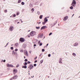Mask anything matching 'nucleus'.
<instances>
[{
	"label": "nucleus",
	"mask_w": 80,
	"mask_h": 80,
	"mask_svg": "<svg viewBox=\"0 0 80 80\" xmlns=\"http://www.w3.org/2000/svg\"><path fill=\"white\" fill-rule=\"evenodd\" d=\"M35 35H36V32L35 31H32L30 33V35L31 37H33Z\"/></svg>",
	"instance_id": "nucleus-1"
},
{
	"label": "nucleus",
	"mask_w": 80,
	"mask_h": 80,
	"mask_svg": "<svg viewBox=\"0 0 80 80\" xmlns=\"http://www.w3.org/2000/svg\"><path fill=\"white\" fill-rule=\"evenodd\" d=\"M75 4H76V1H75V0H73L72 1V3L71 5H72V6H73L74 7H75Z\"/></svg>",
	"instance_id": "nucleus-2"
},
{
	"label": "nucleus",
	"mask_w": 80,
	"mask_h": 80,
	"mask_svg": "<svg viewBox=\"0 0 80 80\" xmlns=\"http://www.w3.org/2000/svg\"><path fill=\"white\" fill-rule=\"evenodd\" d=\"M43 35V34H38V38H42Z\"/></svg>",
	"instance_id": "nucleus-3"
},
{
	"label": "nucleus",
	"mask_w": 80,
	"mask_h": 80,
	"mask_svg": "<svg viewBox=\"0 0 80 80\" xmlns=\"http://www.w3.org/2000/svg\"><path fill=\"white\" fill-rule=\"evenodd\" d=\"M19 40L21 42H24V41H25V40H24V39H23V38H20Z\"/></svg>",
	"instance_id": "nucleus-4"
},
{
	"label": "nucleus",
	"mask_w": 80,
	"mask_h": 80,
	"mask_svg": "<svg viewBox=\"0 0 80 80\" xmlns=\"http://www.w3.org/2000/svg\"><path fill=\"white\" fill-rule=\"evenodd\" d=\"M47 27L46 26H43L42 27H41V30H42L43 29H45V28H46Z\"/></svg>",
	"instance_id": "nucleus-5"
},
{
	"label": "nucleus",
	"mask_w": 80,
	"mask_h": 80,
	"mask_svg": "<svg viewBox=\"0 0 80 80\" xmlns=\"http://www.w3.org/2000/svg\"><path fill=\"white\" fill-rule=\"evenodd\" d=\"M24 53L25 55H26V56H27L28 57V52L27 51H26V52H24Z\"/></svg>",
	"instance_id": "nucleus-6"
},
{
	"label": "nucleus",
	"mask_w": 80,
	"mask_h": 80,
	"mask_svg": "<svg viewBox=\"0 0 80 80\" xmlns=\"http://www.w3.org/2000/svg\"><path fill=\"white\" fill-rule=\"evenodd\" d=\"M13 30V27L12 26H11L9 28V30L10 31H12Z\"/></svg>",
	"instance_id": "nucleus-7"
},
{
	"label": "nucleus",
	"mask_w": 80,
	"mask_h": 80,
	"mask_svg": "<svg viewBox=\"0 0 80 80\" xmlns=\"http://www.w3.org/2000/svg\"><path fill=\"white\" fill-rule=\"evenodd\" d=\"M68 19V16H66L63 19L64 21H65V20H67Z\"/></svg>",
	"instance_id": "nucleus-8"
},
{
	"label": "nucleus",
	"mask_w": 80,
	"mask_h": 80,
	"mask_svg": "<svg viewBox=\"0 0 80 80\" xmlns=\"http://www.w3.org/2000/svg\"><path fill=\"white\" fill-rule=\"evenodd\" d=\"M18 77V76L17 75L14 76L13 77V79H14L15 80H16V79Z\"/></svg>",
	"instance_id": "nucleus-9"
},
{
	"label": "nucleus",
	"mask_w": 80,
	"mask_h": 80,
	"mask_svg": "<svg viewBox=\"0 0 80 80\" xmlns=\"http://www.w3.org/2000/svg\"><path fill=\"white\" fill-rule=\"evenodd\" d=\"M44 21H45V22H48V19H47V18H45L44 19Z\"/></svg>",
	"instance_id": "nucleus-10"
},
{
	"label": "nucleus",
	"mask_w": 80,
	"mask_h": 80,
	"mask_svg": "<svg viewBox=\"0 0 80 80\" xmlns=\"http://www.w3.org/2000/svg\"><path fill=\"white\" fill-rule=\"evenodd\" d=\"M59 63H62V58H60L59 59Z\"/></svg>",
	"instance_id": "nucleus-11"
},
{
	"label": "nucleus",
	"mask_w": 80,
	"mask_h": 80,
	"mask_svg": "<svg viewBox=\"0 0 80 80\" xmlns=\"http://www.w3.org/2000/svg\"><path fill=\"white\" fill-rule=\"evenodd\" d=\"M14 74H15V73H16L17 72V69H14Z\"/></svg>",
	"instance_id": "nucleus-12"
},
{
	"label": "nucleus",
	"mask_w": 80,
	"mask_h": 80,
	"mask_svg": "<svg viewBox=\"0 0 80 80\" xmlns=\"http://www.w3.org/2000/svg\"><path fill=\"white\" fill-rule=\"evenodd\" d=\"M22 68H24L26 69L27 68V67L26 65H25V66H22Z\"/></svg>",
	"instance_id": "nucleus-13"
},
{
	"label": "nucleus",
	"mask_w": 80,
	"mask_h": 80,
	"mask_svg": "<svg viewBox=\"0 0 80 80\" xmlns=\"http://www.w3.org/2000/svg\"><path fill=\"white\" fill-rule=\"evenodd\" d=\"M6 65L7 66H8V67H10V64H6Z\"/></svg>",
	"instance_id": "nucleus-14"
},
{
	"label": "nucleus",
	"mask_w": 80,
	"mask_h": 80,
	"mask_svg": "<svg viewBox=\"0 0 80 80\" xmlns=\"http://www.w3.org/2000/svg\"><path fill=\"white\" fill-rule=\"evenodd\" d=\"M28 64V63H27V62H25V63H23V65H27Z\"/></svg>",
	"instance_id": "nucleus-15"
},
{
	"label": "nucleus",
	"mask_w": 80,
	"mask_h": 80,
	"mask_svg": "<svg viewBox=\"0 0 80 80\" xmlns=\"http://www.w3.org/2000/svg\"><path fill=\"white\" fill-rule=\"evenodd\" d=\"M78 44L77 43H76L74 44V46H77V45H78Z\"/></svg>",
	"instance_id": "nucleus-16"
},
{
	"label": "nucleus",
	"mask_w": 80,
	"mask_h": 80,
	"mask_svg": "<svg viewBox=\"0 0 80 80\" xmlns=\"http://www.w3.org/2000/svg\"><path fill=\"white\" fill-rule=\"evenodd\" d=\"M42 17H43V15H41L40 16L39 18H40V19H42Z\"/></svg>",
	"instance_id": "nucleus-17"
},
{
	"label": "nucleus",
	"mask_w": 80,
	"mask_h": 80,
	"mask_svg": "<svg viewBox=\"0 0 80 80\" xmlns=\"http://www.w3.org/2000/svg\"><path fill=\"white\" fill-rule=\"evenodd\" d=\"M70 8L71 10H72V9H73V6H72L70 7Z\"/></svg>",
	"instance_id": "nucleus-18"
},
{
	"label": "nucleus",
	"mask_w": 80,
	"mask_h": 80,
	"mask_svg": "<svg viewBox=\"0 0 80 80\" xmlns=\"http://www.w3.org/2000/svg\"><path fill=\"white\" fill-rule=\"evenodd\" d=\"M42 22V25H45V23H47L46 22H45V21H44V22Z\"/></svg>",
	"instance_id": "nucleus-19"
},
{
	"label": "nucleus",
	"mask_w": 80,
	"mask_h": 80,
	"mask_svg": "<svg viewBox=\"0 0 80 80\" xmlns=\"http://www.w3.org/2000/svg\"><path fill=\"white\" fill-rule=\"evenodd\" d=\"M30 68H32H32H33L34 67L32 65H30Z\"/></svg>",
	"instance_id": "nucleus-20"
},
{
	"label": "nucleus",
	"mask_w": 80,
	"mask_h": 80,
	"mask_svg": "<svg viewBox=\"0 0 80 80\" xmlns=\"http://www.w3.org/2000/svg\"><path fill=\"white\" fill-rule=\"evenodd\" d=\"M72 55H73V56L74 57H75V56H76V54L75 53H72Z\"/></svg>",
	"instance_id": "nucleus-21"
},
{
	"label": "nucleus",
	"mask_w": 80,
	"mask_h": 80,
	"mask_svg": "<svg viewBox=\"0 0 80 80\" xmlns=\"http://www.w3.org/2000/svg\"><path fill=\"white\" fill-rule=\"evenodd\" d=\"M21 4H22V5H24V4H25V3H24V2H22L21 3Z\"/></svg>",
	"instance_id": "nucleus-22"
},
{
	"label": "nucleus",
	"mask_w": 80,
	"mask_h": 80,
	"mask_svg": "<svg viewBox=\"0 0 80 80\" xmlns=\"http://www.w3.org/2000/svg\"><path fill=\"white\" fill-rule=\"evenodd\" d=\"M15 46H16V47H17V46H18V43H17L16 44H15Z\"/></svg>",
	"instance_id": "nucleus-23"
},
{
	"label": "nucleus",
	"mask_w": 80,
	"mask_h": 80,
	"mask_svg": "<svg viewBox=\"0 0 80 80\" xmlns=\"http://www.w3.org/2000/svg\"><path fill=\"white\" fill-rule=\"evenodd\" d=\"M36 28L37 29H40V27H36Z\"/></svg>",
	"instance_id": "nucleus-24"
},
{
	"label": "nucleus",
	"mask_w": 80,
	"mask_h": 80,
	"mask_svg": "<svg viewBox=\"0 0 80 80\" xmlns=\"http://www.w3.org/2000/svg\"><path fill=\"white\" fill-rule=\"evenodd\" d=\"M10 67H13V65L12 64H10Z\"/></svg>",
	"instance_id": "nucleus-25"
},
{
	"label": "nucleus",
	"mask_w": 80,
	"mask_h": 80,
	"mask_svg": "<svg viewBox=\"0 0 80 80\" xmlns=\"http://www.w3.org/2000/svg\"><path fill=\"white\" fill-rule=\"evenodd\" d=\"M21 2V0H19L18 1V3H20Z\"/></svg>",
	"instance_id": "nucleus-26"
},
{
	"label": "nucleus",
	"mask_w": 80,
	"mask_h": 80,
	"mask_svg": "<svg viewBox=\"0 0 80 80\" xmlns=\"http://www.w3.org/2000/svg\"><path fill=\"white\" fill-rule=\"evenodd\" d=\"M11 50H13V47H11Z\"/></svg>",
	"instance_id": "nucleus-27"
},
{
	"label": "nucleus",
	"mask_w": 80,
	"mask_h": 80,
	"mask_svg": "<svg viewBox=\"0 0 80 80\" xmlns=\"http://www.w3.org/2000/svg\"><path fill=\"white\" fill-rule=\"evenodd\" d=\"M42 52H45V49H42Z\"/></svg>",
	"instance_id": "nucleus-28"
},
{
	"label": "nucleus",
	"mask_w": 80,
	"mask_h": 80,
	"mask_svg": "<svg viewBox=\"0 0 80 80\" xmlns=\"http://www.w3.org/2000/svg\"><path fill=\"white\" fill-rule=\"evenodd\" d=\"M24 61L25 62H27V61H28V60L27 59H25Z\"/></svg>",
	"instance_id": "nucleus-29"
},
{
	"label": "nucleus",
	"mask_w": 80,
	"mask_h": 80,
	"mask_svg": "<svg viewBox=\"0 0 80 80\" xmlns=\"http://www.w3.org/2000/svg\"><path fill=\"white\" fill-rule=\"evenodd\" d=\"M37 23H38V24H40V23H41V22H37Z\"/></svg>",
	"instance_id": "nucleus-30"
},
{
	"label": "nucleus",
	"mask_w": 80,
	"mask_h": 80,
	"mask_svg": "<svg viewBox=\"0 0 80 80\" xmlns=\"http://www.w3.org/2000/svg\"><path fill=\"white\" fill-rule=\"evenodd\" d=\"M4 12L5 13H7V10H5Z\"/></svg>",
	"instance_id": "nucleus-31"
},
{
	"label": "nucleus",
	"mask_w": 80,
	"mask_h": 80,
	"mask_svg": "<svg viewBox=\"0 0 80 80\" xmlns=\"http://www.w3.org/2000/svg\"><path fill=\"white\" fill-rule=\"evenodd\" d=\"M52 33L51 32L49 33V35L50 36L51 35H52Z\"/></svg>",
	"instance_id": "nucleus-32"
},
{
	"label": "nucleus",
	"mask_w": 80,
	"mask_h": 80,
	"mask_svg": "<svg viewBox=\"0 0 80 80\" xmlns=\"http://www.w3.org/2000/svg\"><path fill=\"white\" fill-rule=\"evenodd\" d=\"M42 43H40V44H39L40 46H42Z\"/></svg>",
	"instance_id": "nucleus-33"
},
{
	"label": "nucleus",
	"mask_w": 80,
	"mask_h": 80,
	"mask_svg": "<svg viewBox=\"0 0 80 80\" xmlns=\"http://www.w3.org/2000/svg\"><path fill=\"white\" fill-rule=\"evenodd\" d=\"M14 52V51H12V52H13L12 53V55H13V53H14L15 54V52Z\"/></svg>",
	"instance_id": "nucleus-34"
},
{
	"label": "nucleus",
	"mask_w": 80,
	"mask_h": 80,
	"mask_svg": "<svg viewBox=\"0 0 80 80\" xmlns=\"http://www.w3.org/2000/svg\"><path fill=\"white\" fill-rule=\"evenodd\" d=\"M34 67H36V66H37V64H34Z\"/></svg>",
	"instance_id": "nucleus-35"
},
{
	"label": "nucleus",
	"mask_w": 80,
	"mask_h": 80,
	"mask_svg": "<svg viewBox=\"0 0 80 80\" xmlns=\"http://www.w3.org/2000/svg\"><path fill=\"white\" fill-rule=\"evenodd\" d=\"M28 64H30V61H28Z\"/></svg>",
	"instance_id": "nucleus-36"
},
{
	"label": "nucleus",
	"mask_w": 80,
	"mask_h": 80,
	"mask_svg": "<svg viewBox=\"0 0 80 80\" xmlns=\"http://www.w3.org/2000/svg\"><path fill=\"white\" fill-rule=\"evenodd\" d=\"M50 56H51V55H50V54H49L48 55V57H50Z\"/></svg>",
	"instance_id": "nucleus-37"
},
{
	"label": "nucleus",
	"mask_w": 80,
	"mask_h": 80,
	"mask_svg": "<svg viewBox=\"0 0 80 80\" xmlns=\"http://www.w3.org/2000/svg\"><path fill=\"white\" fill-rule=\"evenodd\" d=\"M15 51L16 52H17V51H18V49H16L15 50Z\"/></svg>",
	"instance_id": "nucleus-38"
},
{
	"label": "nucleus",
	"mask_w": 80,
	"mask_h": 80,
	"mask_svg": "<svg viewBox=\"0 0 80 80\" xmlns=\"http://www.w3.org/2000/svg\"><path fill=\"white\" fill-rule=\"evenodd\" d=\"M43 63V60H42L41 61V63Z\"/></svg>",
	"instance_id": "nucleus-39"
},
{
	"label": "nucleus",
	"mask_w": 80,
	"mask_h": 80,
	"mask_svg": "<svg viewBox=\"0 0 80 80\" xmlns=\"http://www.w3.org/2000/svg\"><path fill=\"white\" fill-rule=\"evenodd\" d=\"M37 57L36 56L35 58H34V60L37 59Z\"/></svg>",
	"instance_id": "nucleus-40"
},
{
	"label": "nucleus",
	"mask_w": 80,
	"mask_h": 80,
	"mask_svg": "<svg viewBox=\"0 0 80 80\" xmlns=\"http://www.w3.org/2000/svg\"><path fill=\"white\" fill-rule=\"evenodd\" d=\"M39 12L38 11L37 12V13L38 14V15H40V13H38Z\"/></svg>",
	"instance_id": "nucleus-41"
},
{
	"label": "nucleus",
	"mask_w": 80,
	"mask_h": 80,
	"mask_svg": "<svg viewBox=\"0 0 80 80\" xmlns=\"http://www.w3.org/2000/svg\"><path fill=\"white\" fill-rule=\"evenodd\" d=\"M31 10H32L33 12V11H34V9L32 8Z\"/></svg>",
	"instance_id": "nucleus-42"
},
{
	"label": "nucleus",
	"mask_w": 80,
	"mask_h": 80,
	"mask_svg": "<svg viewBox=\"0 0 80 80\" xmlns=\"http://www.w3.org/2000/svg\"><path fill=\"white\" fill-rule=\"evenodd\" d=\"M19 67V65H17L16 66V67L17 68V67Z\"/></svg>",
	"instance_id": "nucleus-43"
},
{
	"label": "nucleus",
	"mask_w": 80,
	"mask_h": 80,
	"mask_svg": "<svg viewBox=\"0 0 80 80\" xmlns=\"http://www.w3.org/2000/svg\"><path fill=\"white\" fill-rule=\"evenodd\" d=\"M13 17H16V15H15V14H14L13 15Z\"/></svg>",
	"instance_id": "nucleus-44"
},
{
	"label": "nucleus",
	"mask_w": 80,
	"mask_h": 80,
	"mask_svg": "<svg viewBox=\"0 0 80 80\" xmlns=\"http://www.w3.org/2000/svg\"><path fill=\"white\" fill-rule=\"evenodd\" d=\"M37 61L36 60L35 62H34V63H37Z\"/></svg>",
	"instance_id": "nucleus-45"
},
{
	"label": "nucleus",
	"mask_w": 80,
	"mask_h": 80,
	"mask_svg": "<svg viewBox=\"0 0 80 80\" xmlns=\"http://www.w3.org/2000/svg\"><path fill=\"white\" fill-rule=\"evenodd\" d=\"M6 60H4L3 61V62H5Z\"/></svg>",
	"instance_id": "nucleus-46"
},
{
	"label": "nucleus",
	"mask_w": 80,
	"mask_h": 80,
	"mask_svg": "<svg viewBox=\"0 0 80 80\" xmlns=\"http://www.w3.org/2000/svg\"><path fill=\"white\" fill-rule=\"evenodd\" d=\"M38 43H40V41H39Z\"/></svg>",
	"instance_id": "nucleus-47"
},
{
	"label": "nucleus",
	"mask_w": 80,
	"mask_h": 80,
	"mask_svg": "<svg viewBox=\"0 0 80 80\" xmlns=\"http://www.w3.org/2000/svg\"><path fill=\"white\" fill-rule=\"evenodd\" d=\"M17 15H19V13H17Z\"/></svg>",
	"instance_id": "nucleus-48"
},
{
	"label": "nucleus",
	"mask_w": 80,
	"mask_h": 80,
	"mask_svg": "<svg viewBox=\"0 0 80 80\" xmlns=\"http://www.w3.org/2000/svg\"><path fill=\"white\" fill-rule=\"evenodd\" d=\"M34 47H36V44H34Z\"/></svg>",
	"instance_id": "nucleus-49"
},
{
	"label": "nucleus",
	"mask_w": 80,
	"mask_h": 80,
	"mask_svg": "<svg viewBox=\"0 0 80 80\" xmlns=\"http://www.w3.org/2000/svg\"><path fill=\"white\" fill-rule=\"evenodd\" d=\"M20 52H23V51L22 50H21Z\"/></svg>",
	"instance_id": "nucleus-50"
},
{
	"label": "nucleus",
	"mask_w": 80,
	"mask_h": 80,
	"mask_svg": "<svg viewBox=\"0 0 80 80\" xmlns=\"http://www.w3.org/2000/svg\"><path fill=\"white\" fill-rule=\"evenodd\" d=\"M48 44H47V45H46V47H47V46H48Z\"/></svg>",
	"instance_id": "nucleus-51"
},
{
	"label": "nucleus",
	"mask_w": 80,
	"mask_h": 80,
	"mask_svg": "<svg viewBox=\"0 0 80 80\" xmlns=\"http://www.w3.org/2000/svg\"><path fill=\"white\" fill-rule=\"evenodd\" d=\"M31 52L30 51H29V52H30V53H31Z\"/></svg>",
	"instance_id": "nucleus-52"
},
{
	"label": "nucleus",
	"mask_w": 80,
	"mask_h": 80,
	"mask_svg": "<svg viewBox=\"0 0 80 80\" xmlns=\"http://www.w3.org/2000/svg\"><path fill=\"white\" fill-rule=\"evenodd\" d=\"M49 17H47V18H49Z\"/></svg>",
	"instance_id": "nucleus-53"
},
{
	"label": "nucleus",
	"mask_w": 80,
	"mask_h": 80,
	"mask_svg": "<svg viewBox=\"0 0 80 80\" xmlns=\"http://www.w3.org/2000/svg\"><path fill=\"white\" fill-rule=\"evenodd\" d=\"M28 37H29V38H30V36H28Z\"/></svg>",
	"instance_id": "nucleus-54"
},
{
	"label": "nucleus",
	"mask_w": 80,
	"mask_h": 80,
	"mask_svg": "<svg viewBox=\"0 0 80 80\" xmlns=\"http://www.w3.org/2000/svg\"><path fill=\"white\" fill-rule=\"evenodd\" d=\"M8 43H9V42H8V43L7 44V45H8Z\"/></svg>",
	"instance_id": "nucleus-55"
},
{
	"label": "nucleus",
	"mask_w": 80,
	"mask_h": 80,
	"mask_svg": "<svg viewBox=\"0 0 80 80\" xmlns=\"http://www.w3.org/2000/svg\"><path fill=\"white\" fill-rule=\"evenodd\" d=\"M26 58V57H25V56H24V58Z\"/></svg>",
	"instance_id": "nucleus-56"
},
{
	"label": "nucleus",
	"mask_w": 80,
	"mask_h": 80,
	"mask_svg": "<svg viewBox=\"0 0 80 80\" xmlns=\"http://www.w3.org/2000/svg\"><path fill=\"white\" fill-rule=\"evenodd\" d=\"M13 44H12V45H11V46H13Z\"/></svg>",
	"instance_id": "nucleus-57"
},
{
	"label": "nucleus",
	"mask_w": 80,
	"mask_h": 80,
	"mask_svg": "<svg viewBox=\"0 0 80 80\" xmlns=\"http://www.w3.org/2000/svg\"><path fill=\"white\" fill-rule=\"evenodd\" d=\"M41 55H42V54H40V55H39L40 57V56H41Z\"/></svg>",
	"instance_id": "nucleus-58"
},
{
	"label": "nucleus",
	"mask_w": 80,
	"mask_h": 80,
	"mask_svg": "<svg viewBox=\"0 0 80 80\" xmlns=\"http://www.w3.org/2000/svg\"><path fill=\"white\" fill-rule=\"evenodd\" d=\"M73 15H74V14H73V15H72V17H73Z\"/></svg>",
	"instance_id": "nucleus-59"
},
{
	"label": "nucleus",
	"mask_w": 80,
	"mask_h": 80,
	"mask_svg": "<svg viewBox=\"0 0 80 80\" xmlns=\"http://www.w3.org/2000/svg\"><path fill=\"white\" fill-rule=\"evenodd\" d=\"M3 1L4 2H5V0H3Z\"/></svg>",
	"instance_id": "nucleus-60"
},
{
	"label": "nucleus",
	"mask_w": 80,
	"mask_h": 80,
	"mask_svg": "<svg viewBox=\"0 0 80 80\" xmlns=\"http://www.w3.org/2000/svg\"><path fill=\"white\" fill-rule=\"evenodd\" d=\"M21 22H22V23H23V21H21Z\"/></svg>",
	"instance_id": "nucleus-61"
},
{
	"label": "nucleus",
	"mask_w": 80,
	"mask_h": 80,
	"mask_svg": "<svg viewBox=\"0 0 80 80\" xmlns=\"http://www.w3.org/2000/svg\"><path fill=\"white\" fill-rule=\"evenodd\" d=\"M28 74H29V75H30V72H29V73H28Z\"/></svg>",
	"instance_id": "nucleus-62"
},
{
	"label": "nucleus",
	"mask_w": 80,
	"mask_h": 80,
	"mask_svg": "<svg viewBox=\"0 0 80 80\" xmlns=\"http://www.w3.org/2000/svg\"><path fill=\"white\" fill-rule=\"evenodd\" d=\"M30 31V30L28 31V32H29Z\"/></svg>",
	"instance_id": "nucleus-63"
},
{
	"label": "nucleus",
	"mask_w": 80,
	"mask_h": 80,
	"mask_svg": "<svg viewBox=\"0 0 80 80\" xmlns=\"http://www.w3.org/2000/svg\"><path fill=\"white\" fill-rule=\"evenodd\" d=\"M18 23H19V22H18Z\"/></svg>",
	"instance_id": "nucleus-64"
}]
</instances>
